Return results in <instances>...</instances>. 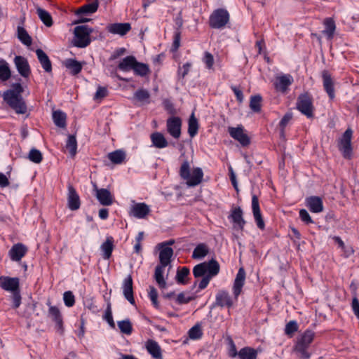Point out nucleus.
Returning <instances> with one entry per match:
<instances>
[{"label":"nucleus","mask_w":359,"mask_h":359,"mask_svg":"<svg viewBox=\"0 0 359 359\" xmlns=\"http://www.w3.org/2000/svg\"><path fill=\"white\" fill-rule=\"evenodd\" d=\"M68 207L72 210H76L80 207L79 196L74 188L69 185L68 187Z\"/></svg>","instance_id":"24"},{"label":"nucleus","mask_w":359,"mask_h":359,"mask_svg":"<svg viewBox=\"0 0 359 359\" xmlns=\"http://www.w3.org/2000/svg\"><path fill=\"white\" fill-rule=\"evenodd\" d=\"M191 67V64L189 62L185 63L182 67H180L178 70V72L182 77H184L188 72H189Z\"/></svg>","instance_id":"64"},{"label":"nucleus","mask_w":359,"mask_h":359,"mask_svg":"<svg viewBox=\"0 0 359 359\" xmlns=\"http://www.w3.org/2000/svg\"><path fill=\"white\" fill-rule=\"evenodd\" d=\"M36 54L40 64L41 65V67L45 70V72H50L52 71V65L47 54L40 48L36 50Z\"/></svg>","instance_id":"27"},{"label":"nucleus","mask_w":359,"mask_h":359,"mask_svg":"<svg viewBox=\"0 0 359 359\" xmlns=\"http://www.w3.org/2000/svg\"><path fill=\"white\" fill-rule=\"evenodd\" d=\"M134 97L138 101L142 102H148L150 95H149L148 90L141 88V89L137 90L135 93Z\"/></svg>","instance_id":"51"},{"label":"nucleus","mask_w":359,"mask_h":359,"mask_svg":"<svg viewBox=\"0 0 359 359\" xmlns=\"http://www.w3.org/2000/svg\"><path fill=\"white\" fill-rule=\"evenodd\" d=\"M314 332L311 330L305 331L301 337L298 339L297 344H301L303 346L309 347V345L313 340Z\"/></svg>","instance_id":"37"},{"label":"nucleus","mask_w":359,"mask_h":359,"mask_svg":"<svg viewBox=\"0 0 359 359\" xmlns=\"http://www.w3.org/2000/svg\"><path fill=\"white\" fill-rule=\"evenodd\" d=\"M299 217L304 222H305L307 224L313 223V221L311 219L310 215L309 214L307 210L304 209L300 210Z\"/></svg>","instance_id":"57"},{"label":"nucleus","mask_w":359,"mask_h":359,"mask_svg":"<svg viewBox=\"0 0 359 359\" xmlns=\"http://www.w3.org/2000/svg\"><path fill=\"white\" fill-rule=\"evenodd\" d=\"M12 294L13 306L15 309H17L20 306L21 304V296L20 290L14 293H12Z\"/></svg>","instance_id":"62"},{"label":"nucleus","mask_w":359,"mask_h":359,"mask_svg":"<svg viewBox=\"0 0 359 359\" xmlns=\"http://www.w3.org/2000/svg\"><path fill=\"white\" fill-rule=\"evenodd\" d=\"M28 158L34 163H39L43 159L42 154L39 150L33 148L29 152Z\"/></svg>","instance_id":"49"},{"label":"nucleus","mask_w":359,"mask_h":359,"mask_svg":"<svg viewBox=\"0 0 359 359\" xmlns=\"http://www.w3.org/2000/svg\"><path fill=\"white\" fill-rule=\"evenodd\" d=\"M150 138L152 145L156 148L163 149L167 147L168 145V142L164 135L159 132L153 133L151 135Z\"/></svg>","instance_id":"28"},{"label":"nucleus","mask_w":359,"mask_h":359,"mask_svg":"<svg viewBox=\"0 0 359 359\" xmlns=\"http://www.w3.org/2000/svg\"><path fill=\"white\" fill-rule=\"evenodd\" d=\"M297 109L308 118L313 116V107L310 96L307 94L301 95L297 103Z\"/></svg>","instance_id":"7"},{"label":"nucleus","mask_w":359,"mask_h":359,"mask_svg":"<svg viewBox=\"0 0 359 359\" xmlns=\"http://www.w3.org/2000/svg\"><path fill=\"white\" fill-rule=\"evenodd\" d=\"M308 347L297 344L294 346V351L300 359H309L311 354L308 351Z\"/></svg>","instance_id":"43"},{"label":"nucleus","mask_w":359,"mask_h":359,"mask_svg":"<svg viewBox=\"0 0 359 359\" xmlns=\"http://www.w3.org/2000/svg\"><path fill=\"white\" fill-rule=\"evenodd\" d=\"M117 324L122 333L127 335H130L132 333V325L128 320L118 321Z\"/></svg>","instance_id":"48"},{"label":"nucleus","mask_w":359,"mask_h":359,"mask_svg":"<svg viewBox=\"0 0 359 359\" xmlns=\"http://www.w3.org/2000/svg\"><path fill=\"white\" fill-rule=\"evenodd\" d=\"M228 132L230 136L238 141L242 146H247L250 144V138L245 133L244 128L240 125L237 127H229Z\"/></svg>","instance_id":"9"},{"label":"nucleus","mask_w":359,"mask_h":359,"mask_svg":"<svg viewBox=\"0 0 359 359\" xmlns=\"http://www.w3.org/2000/svg\"><path fill=\"white\" fill-rule=\"evenodd\" d=\"M209 252V248L205 243L198 244L194 250L192 258L195 259H201L204 258Z\"/></svg>","instance_id":"31"},{"label":"nucleus","mask_w":359,"mask_h":359,"mask_svg":"<svg viewBox=\"0 0 359 359\" xmlns=\"http://www.w3.org/2000/svg\"><path fill=\"white\" fill-rule=\"evenodd\" d=\"M66 114L60 110L54 111L53 112V120L55 126L59 128H64L66 127Z\"/></svg>","instance_id":"34"},{"label":"nucleus","mask_w":359,"mask_h":359,"mask_svg":"<svg viewBox=\"0 0 359 359\" xmlns=\"http://www.w3.org/2000/svg\"><path fill=\"white\" fill-rule=\"evenodd\" d=\"M159 262L158 265L164 266H170L171 258L173 255V250L170 246H168L165 243L159 244Z\"/></svg>","instance_id":"11"},{"label":"nucleus","mask_w":359,"mask_h":359,"mask_svg":"<svg viewBox=\"0 0 359 359\" xmlns=\"http://www.w3.org/2000/svg\"><path fill=\"white\" fill-rule=\"evenodd\" d=\"M92 29L88 25H80L74 28L73 44L78 48H85L90 43Z\"/></svg>","instance_id":"4"},{"label":"nucleus","mask_w":359,"mask_h":359,"mask_svg":"<svg viewBox=\"0 0 359 359\" xmlns=\"http://www.w3.org/2000/svg\"><path fill=\"white\" fill-rule=\"evenodd\" d=\"M131 29L130 23H113L107 27V30L109 33L113 34H118L119 36L126 35Z\"/></svg>","instance_id":"22"},{"label":"nucleus","mask_w":359,"mask_h":359,"mask_svg":"<svg viewBox=\"0 0 359 359\" xmlns=\"http://www.w3.org/2000/svg\"><path fill=\"white\" fill-rule=\"evenodd\" d=\"M306 205L309 210L314 213H319L323 210L322 199L318 196H310L306 198Z\"/></svg>","instance_id":"23"},{"label":"nucleus","mask_w":359,"mask_h":359,"mask_svg":"<svg viewBox=\"0 0 359 359\" xmlns=\"http://www.w3.org/2000/svg\"><path fill=\"white\" fill-rule=\"evenodd\" d=\"M198 123L194 114L192 113L189 119L188 133L190 137H194L198 133Z\"/></svg>","instance_id":"42"},{"label":"nucleus","mask_w":359,"mask_h":359,"mask_svg":"<svg viewBox=\"0 0 359 359\" xmlns=\"http://www.w3.org/2000/svg\"><path fill=\"white\" fill-rule=\"evenodd\" d=\"M325 29L323 33L326 36L327 39H332L334 36L336 29L334 21L332 18H326L324 20Z\"/></svg>","instance_id":"32"},{"label":"nucleus","mask_w":359,"mask_h":359,"mask_svg":"<svg viewBox=\"0 0 359 359\" xmlns=\"http://www.w3.org/2000/svg\"><path fill=\"white\" fill-rule=\"evenodd\" d=\"M298 329L297 324L295 321L289 322L285 328V332L287 334H291L296 332Z\"/></svg>","instance_id":"60"},{"label":"nucleus","mask_w":359,"mask_h":359,"mask_svg":"<svg viewBox=\"0 0 359 359\" xmlns=\"http://www.w3.org/2000/svg\"><path fill=\"white\" fill-rule=\"evenodd\" d=\"M95 196L100 203L102 205H111L114 201V197L111 192L107 189H98L95 185Z\"/></svg>","instance_id":"13"},{"label":"nucleus","mask_w":359,"mask_h":359,"mask_svg":"<svg viewBox=\"0 0 359 359\" xmlns=\"http://www.w3.org/2000/svg\"><path fill=\"white\" fill-rule=\"evenodd\" d=\"M11 76V71L8 63L4 60H0V80L1 81H8Z\"/></svg>","instance_id":"36"},{"label":"nucleus","mask_w":359,"mask_h":359,"mask_svg":"<svg viewBox=\"0 0 359 359\" xmlns=\"http://www.w3.org/2000/svg\"><path fill=\"white\" fill-rule=\"evenodd\" d=\"M66 148L69 151L70 155L72 156H75L76 154V149H77V142L76 140V137L73 135H69L68 137L67 143H66Z\"/></svg>","instance_id":"47"},{"label":"nucleus","mask_w":359,"mask_h":359,"mask_svg":"<svg viewBox=\"0 0 359 359\" xmlns=\"http://www.w3.org/2000/svg\"><path fill=\"white\" fill-rule=\"evenodd\" d=\"M0 287L10 293L20 290V279L17 277L0 276Z\"/></svg>","instance_id":"8"},{"label":"nucleus","mask_w":359,"mask_h":359,"mask_svg":"<svg viewBox=\"0 0 359 359\" xmlns=\"http://www.w3.org/2000/svg\"><path fill=\"white\" fill-rule=\"evenodd\" d=\"M202 335L201 327L198 325H195L191 327L189 331V336L191 339H198Z\"/></svg>","instance_id":"55"},{"label":"nucleus","mask_w":359,"mask_h":359,"mask_svg":"<svg viewBox=\"0 0 359 359\" xmlns=\"http://www.w3.org/2000/svg\"><path fill=\"white\" fill-rule=\"evenodd\" d=\"M166 128L168 133L175 139L181 135L182 120L177 116H171L167 119Z\"/></svg>","instance_id":"10"},{"label":"nucleus","mask_w":359,"mask_h":359,"mask_svg":"<svg viewBox=\"0 0 359 359\" xmlns=\"http://www.w3.org/2000/svg\"><path fill=\"white\" fill-rule=\"evenodd\" d=\"M47 305L48 306V316L55 323L58 329L62 328V318L59 309L55 306H52L50 301H48Z\"/></svg>","instance_id":"25"},{"label":"nucleus","mask_w":359,"mask_h":359,"mask_svg":"<svg viewBox=\"0 0 359 359\" xmlns=\"http://www.w3.org/2000/svg\"><path fill=\"white\" fill-rule=\"evenodd\" d=\"M203 61L208 69H212L214 65V57L211 53L209 52H205L203 58Z\"/></svg>","instance_id":"56"},{"label":"nucleus","mask_w":359,"mask_h":359,"mask_svg":"<svg viewBox=\"0 0 359 359\" xmlns=\"http://www.w3.org/2000/svg\"><path fill=\"white\" fill-rule=\"evenodd\" d=\"M65 67L70 71L73 75H76L81 72L83 65L75 59H67L64 62Z\"/></svg>","instance_id":"30"},{"label":"nucleus","mask_w":359,"mask_h":359,"mask_svg":"<svg viewBox=\"0 0 359 359\" xmlns=\"http://www.w3.org/2000/svg\"><path fill=\"white\" fill-rule=\"evenodd\" d=\"M113 247L114 245L112 238H107L106 241L102 244L101 250L103 253L104 259H108L110 258L113 250Z\"/></svg>","instance_id":"40"},{"label":"nucleus","mask_w":359,"mask_h":359,"mask_svg":"<svg viewBox=\"0 0 359 359\" xmlns=\"http://www.w3.org/2000/svg\"><path fill=\"white\" fill-rule=\"evenodd\" d=\"M98 8V4L97 1H94L88 4H86L83 6H81L80 8H79L76 14L81 18V19L79 20V22H88L89 19L82 18L83 15H90L93 13H95Z\"/></svg>","instance_id":"18"},{"label":"nucleus","mask_w":359,"mask_h":359,"mask_svg":"<svg viewBox=\"0 0 359 359\" xmlns=\"http://www.w3.org/2000/svg\"><path fill=\"white\" fill-rule=\"evenodd\" d=\"M180 177L186 181L188 187H196L203 180V172L200 168H194L191 170L188 161H184L180 169Z\"/></svg>","instance_id":"3"},{"label":"nucleus","mask_w":359,"mask_h":359,"mask_svg":"<svg viewBox=\"0 0 359 359\" xmlns=\"http://www.w3.org/2000/svg\"><path fill=\"white\" fill-rule=\"evenodd\" d=\"M107 95V89L104 87L99 86L94 95V100H101Z\"/></svg>","instance_id":"58"},{"label":"nucleus","mask_w":359,"mask_h":359,"mask_svg":"<svg viewBox=\"0 0 359 359\" xmlns=\"http://www.w3.org/2000/svg\"><path fill=\"white\" fill-rule=\"evenodd\" d=\"M36 13L40 20L47 26L50 27L53 25L52 18L50 14L46 10L41 8H36Z\"/></svg>","instance_id":"41"},{"label":"nucleus","mask_w":359,"mask_h":359,"mask_svg":"<svg viewBox=\"0 0 359 359\" xmlns=\"http://www.w3.org/2000/svg\"><path fill=\"white\" fill-rule=\"evenodd\" d=\"M231 217L233 223H235L241 229H242L245 224L243 218V211L240 208H236L232 211Z\"/></svg>","instance_id":"39"},{"label":"nucleus","mask_w":359,"mask_h":359,"mask_svg":"<svg viewBox=\"0 0 359 359\" xmlns=\"http://www.w3.org/2000/svg\"><path fill=\"white\" fill-rule=\"evenodd\" d=\"M352 130L347 129L339 139L338 148L341 152L343 156L346 158H350L352 155L351 137Z\"/></svg>","instance_id":"6"},{"label":"nucleus","mask_w":359,"mask_h":359,"mask_svg":"<svg viewBox=\"0 0 359 359\" xmlns=\"http://www.w3.org/2000/svg\"><path fill=\"white\" fill-rule=\"evenodd\" d=\"M136 62V58L133 56H127L122 59L118 65V68L122 72H130L133 69L134 65Z\"/></svg>","instance_id":"29"},{"label":"nucleus","mask_w":359,"mask_h":359,"mask_svg":"<svg viewBox=\"0 0 359 359\" xmlns=\"http://www.w3.org/2000/svg\"><path fill=\"white\" fill-rule=\"evenodd\" d=\"M292 82L293 77L290 74H283L276 77L274 86L278 91L285 93Z\"/></svg>","instance_id":"16"},{"label":"nucleus","mask_w":359,"mask_h":359,"mask_svg":"<svg viewBox=\"0 0 359 359\" xmlns=\"http://www.w3.org/2000/svg\"><path fill=\"white\" fill-rule=\"evenodd\" d=\"M18 38L25 46H29L32 44V38L22 27H18Z\"/></svg>","instance_id":"45"},{"label":"nucleus","mask_w":359,"mask_h":359,"mask_svg":"<svg viewBox=\"0 0 359 359\" xmlns=\"http://www.w3.org/2000/svg\"><path fill=\"white\" fill-rule=\"evenodd\" d=\"M229 21V13L226 9L215 10L210 16V27L214 29H222Z\"/></svg>","instance_id":"5"},{"label":"nucleus","mask_w":359,"mask_h":359,"mask_svg":"<svg viewBox=\"0 0 359 359\" xmlns=\"http://www.w3.org/2000/svg\"><path fill=\"white\" fill-rule=\"evenodd\" d=\"M292 119V115L290 114H286L280 121V126L281 127V133L280 135L282 137H284V128L287 126V124Z\"/></svg>","instance_id":"59"},{"label":"nucleus","mask_w":359,"mask_h":359,"mask_svg":"<svg viewBox=\"0 0 359 359\" xmlns=\"http://www.w3.org/2000/svg\"><path fill=\"white\" fill-rule=\"evenodd\" d=\"M205 266L206 276L210 278L217 275L219 271V265L218 262L214 259L208 262H203Z\"/></svg>","instance_id":"33"},{"label":"nucleus","mask_w":359,"mask_h":359,"mask_svg":"<svg viewBox=\"0 0 359 359\" xmlns=\"http://www.w3.org/2000/svg\"><path fill=\"white\" fill-rule=\"evenodd\" d=\"M322 78L323 82V87L329 97L332 100L335 97L334 94V81L327 70L322 72Z\"/></svg>","instance_id":"14"},{"label":"nucleus","mask_w":359,"mask_h":359,"mask_svg":"<svg viewBox=\"0 0 359 359\" xmlns=\"http://www.w3.org/2000/svg\"><path fill=\"white\" fill-rule=\"evenodd\" d=\"M63 300L65 306L72 307L75 303V297L71 291H66L63 294Z\"/></svg>","instance_id":"52"},{"label":"nucleus","mask_w":359,"mask_h":359,"mask_svg":"<svg viewBox=\"0 0 359 359\" xmlns=\"http://www.w3.org/2000/svg\"><path fill=\"white\" fill-rule=\"evenodd\" d=\"M150 212V208L144 203H134L130 207V215L137 218L143 219Z\"/></svg>","instance_id":"12"},{"label":"nucleus","mask_w":359,"mask_h":359,"mask_svg":"<svg viewBox=\"0 0 359 359\" xmlns=\"http://www.w3.org/2000/svg\"><path fill=\"white\" fill-rule=\"evenodd\" d=\"M14 90H8L4 94V100L18 114L27 112L26 104L21 95L22 87L20 83H15Z\"/></svg>","instance_id":"2"},{"label":"nucleus","mask_w":359,"mask_h":359,"mask_svg":"<svg viewBox=\"0 0 359 359\" xmlns=\"http://www.w3.org/2000/svg\"><path fill=\"white\" fill-rule=\"evenodd\" d=\"M245 271L243 268H240L236 274L233 285V293L234 297L232 298L226 290H219L215 297V304L221 307H231L237 302L238 297L242 292V288L245 284Z\"/></svg>","instance_id":"1"},{"label":"nucleus","mask_w":359,"mask_h":359,"mask_svg":"<svg viewBox=\"0 0 359 359\" xmlns=\"http://www.w3.org/2000/svg\"><path fill=\"white\" fill-rule=\"evenodd\" d=\"M149 297L150 300L151 301L153 305L156 307H158V292L153 286L149 287Z\"/></svg>","instance_id":"54"},{"label":"nucleus","mask_w":359,"mask_h":359,"mask_svg":"<svg viewBox=\"0 0 359 359\" xmlns=\"http://www.w3.org/2000/svg\"><path fill=\"white\" fill-rule=\"evenodd\" d=\"M351 307L354 314L359 319V301L356 297L353 299Z\"/></svg>","instance_id":"63"},{"label":"nucleus","mask_w":359,"mask_h":359,"mask_svg":"<svg viewBox=\"0 0 359 359\" xmlns=\"http://www.w3.org/2000/svg\"><path fill=\"white\" fill-rule=\"evenodd\" d=\"M257 351L251 347H244L238 351L239 359H257Z\"/></svg>","instance_id":"35"},{"label":"nucleus","mask_w":359,"mask_h":359,"mask_svg":"<svg viewBox=\"0 0 359 359\" xmlns=\"http://www.w3.org/2000/svg\"><path fill=\"white\" fill-rule=\"evenodd\" d=\"M205 266L203 262L195 266L193 269L194 276L196 278L206 276Z\"/></svg>","instance_id":"53"},{"label":"nucleus","mask_w":359,"mask_h":359,"mask_svg":"<svg viewBox=\"0 0 359 359\" xmlns=\"http://www.w3.org/2000/svg\"><path fill=\"white\" fill-rule=\"evenodd\" d=\"M133 70L135 74L142 77L148 75L150 72L149 67L147 64L140 62L137 60Z\"/></svg>","instance_id":"38"},{"label":"nucleus","mask_w":359,"mask_h":359,"mask_svg":"<svg viewBox=\"0 0 359 359\" xmlns=\"http://www.w3.org/2000/svg\"><path fill=\"white\" fill-rule=\"evenodd\" d=\"M14 63L18 73L24 78H27L30 73V67L27 60L22 56H15Z\"/></svg>","instance_id":"15"},{"label":"nucleus","mask_w":359,"mask_h":359,"mask_svg":"<svg viewBox=\"0 0 359 359\" xmlns=\"http://www.w3.org/2000/svg\"><path fill=\"white\" fill-rule=\"evenodd\" d=\"M192 299V297L186 293L182 292L177 295V301L179 304H187Z\"/></svg>","instance_id":"61"},{"label":"nucleus","mask_w":359,"mask_h":359,"mask_svg":"<svg viewBox=\"0 0 359 359\" xmlns=\"http://www.w3.org/2000/svg\"><path fill=\"white\" fill-rule=\"evenodd\" d=\"M252 209L257 227L264 229L265 224L262 217L258 198L255 195L252 197Z\"/></svg>","instance_id":"20"},{"label":"nucleus","mask_w":359,"mask_h":359,"mask_svg":"<svg viewBox=\"0 0 359 359\" xmlns=\"http://www.w3.org/2000/svg\"><path fill=\"white\" fill-rule=\"evenodd\" d=\"M27 251V248L22 243H17L12 246L8 255L12 261L19 262L25 255Z\"/></svg>","instance_id":"21"},{"label":"nucleus","mask_w":359,"mask_h":359,"mask_svg":"<svg viewBox=\"0 0 359 359\" xmlns=\"http://www.w3.org/2000/svg\"><path fill=\"white\" fill-rule=\"evenodd\" d=\"M189 272V269L186 266L179 269L176 275L177 282L183 285L186 284L187 283V278L188 277Z\"/></svg>","instance_id":"46"},{"label":"nucleus","mask_w":359,"mask_h":359,"mask_svg":"<svg viewBox=\"0 0 359 359\" xmlns=\"http://www.w3.org/2000/svg\"><path fill=\"white\" fill-rule=\"evenodd\" d=\"M166 266L157 265L154 271V279L158 287L164 289L167 287L166 277H165V271Z\"/></svg>","instance_id":"26"},{"label":"nucleus","mask_w":359,"mask_h":359,"mask_svg":"<svg viewBox=\"0 0 359 359\" xmlns=\"http://www.w3.org/2000/svg\"><path fill=\"white\" fill-rule=\"evenodd\" d=\"M108 158L112 163L120 164L124 161L126 158V154L121 150H116L109 153L108 154Z\"/></svg>","instance_id":"44"},{"label":"nucleus","mask_w":359,"mask_h":359,"mask_svg":"<svg viewBox=\"0 0 359 359\" xmlns=\"http://www.w3.org/2000/svg\"><path fill=\"white\" fill-rule=\"evenodd\" d=\"M122 290L124 297L131 304H135L133 290V279L131 276L124 278L122 283Z\"/></svg>","instance_id":"17"},{"label":"nucleus","mask_w":359,"mask_h":359,"mask_svg":"<svg viewBox=\"0 0 359 359\" xmlns=\"http://www.w3.org/2000/svg\"><path fill=\"white\" fill-rule=\"evenodd\" d=\"M262 97L260 95H255L251 97L250 107L253 111L258 112L261 109Z\"/></svg>","instance_id":"50"},{"label":"nucleus","mask_w":359,"mask_h":359,"mask_svg":"<svg viewBox=\"0 0 359 359\" xmlns=\"http://www.w3.org/2000/svg\"><path fill=\"white\" fill-rule=\"evenodd\" d=\"M144 346L153 359H163L161 348L156 341L148 339L145 342Z\"/></svg>","instance_id":"19"}]
</instances>
